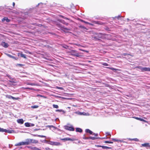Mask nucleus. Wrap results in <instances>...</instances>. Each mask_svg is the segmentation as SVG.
I'll list each match as a JSON object with an SVG mask.
<instances>
[{"instance_id":"36","label":"nucleus","mask_w":150,"mask_h":150,"mask_svg":"<svg viewBox=\"0 0 150 150\" xmlns=\"http://www.w3.org/2000/svg\"><path fill=\"white\" fill-rule=\"evenodd\" d=\"M12 96H6V97L9 98V99H11V98H12Z\"/></svg>"},{"instance_id":"14","label":"nucleus","mask_w":150,"mask_h":150,"mask_svg":"<svg viewBox=\"0 0 150 150\" xmlns=\"http://www.w3.org/2000/svg\"><path fill=\"white\" fill-rule=\"evenodd\" d=\"M23 145V142H20L18 143L15 144V145L16 146H20Z\"/></svg>"},{"instance_id":"11","label":"nucleus","mask_w":150,"mask_h":150,"mask_svg":"<svg viewBox=\"0 0 150 150\" xmlns=\"http://www.w3.org/2000/svg\"><path fill=\"white\" fill-rule=\"evenodd\" d=\"M142 146L145 147H150V145L149 143H145L144 144H142Z\"/></svg>"},{"instance_id":"46","label":"nucleus","mask_w":150,"mask_h":150,"mask_svg":"<svg viewBox=\"0 0 150 150\" xmlns=\"http://www.w3.org/2000/svg\"><path fill=\"white\" fill-rule=\"evenodd\" d=\"M12 99H14V100H16V99H17V98L14 97H13V96H12Z\"/></svg>"},{"instance_id":"52","label":"nucleus","mask_w":150,"mask_h":150,"mask_svg":"<svg viewBox=\"0 0 150 150\" xmlns=\"http://www.w3.org/2000/svg\"><path fill=\"white\" fill-rule=\"evenodd\" d=\"M37 96H40V97H43L41 95H37Z\"/></svg>"},{"instance_id":"27","label":"nucleus","mask_w":150,"mask_h":150,"mask_svg":"<svg viewBox=\"0 0 150 150\" xmlns=\"http://www.w3.org/2000/svg\"><path fill=\"white\" fill-rule=\"evenodd\" d=\"M56 112H63L64 113V110H56Z\"/></svg>"},{"instance_id":"19","label":"nucleus","mask_w":150,"mask_h":150,"mask_svg":"<svg viewBox=\"0 0 150 150\" xmlns=\"http://www.w3.org/2000/svg\"><path fill=\"white\" fill-rule=\"evenodd\" d=\"M27 147L28 148L32 150H35V147H34L32 146H28Z\"/></svg>"},{"instance_id":"5","label":"nucleus","mask_w":150,"mask_h":150,"mask_svg":"<svg viewBox=\"0 0 150 150\" xmlns=\"http://www.w3.org/2000/svg\"><path fill=\"white\" fill-rule=\"evenodd\" d=\"M64 127L66 129L70 131H74V129L72 125H71L70 127L65 126Z\"/></svg>"},{"instance_id":"64","label":"nucleus","mask_w":150,"mask_h":150,"mask_svg":"<svg viewBox=\"0 0 150 150\" xmlns=\"http://www.w3.org/2000/svg\"><path fill=\"white\" fill-rule=\"evenodd\" d=\"M64 32H66V31H65V30H64Z\"/></svg>"},{"instance_id":"51","label":"nucleus","mask_w":150,"mask_h":150,"mask_svg":"<svg viewBox=\"0 0 150 150\" xmlns=\"http://www.w3.org/2000/svg\"><path fill=\"white\" fill-rule=\"evenodd\" d=\"M65 48L67 49L68 48V46L66 45L65 47H64Z\"/></svg>"},{"instance_id":"9","label":"nucleus","mask_w":150,"mask_h":150,"mask_svg":"<svg viewBox=\"0 0 150 150\" xmlns=\"http://www.w3.org/2000/svg\"><path fill=\"white\" fill-rule=\"evenodd\" d=\"M61 140H63V141H74V139H73L71 138H68V137L62 139H61Z\"/></svg>"},{"instance_id":"63","label":"nucleus","mask_w":150,"mask_h":150,"mask_svg":"<svg viewBox=\"0 0 150 150\" xmlns=\"http://www.w3.org/2000/svg\"><path fill=\"white\" fill-rule=\"evenodd\" d=\"M73 106H75V105H73Z\"/></svg>"},{"instance_id":"34","label":"nucleus","mask_w":150,"mask_h":150,"mask_svg":"<svg viewBox=\"0 0 150 150\" xmlns=\"http://www.w3.org/2000/svg\"><path fill=\"white\" fill-rule=\"evenodd\" d=\"M83 139H89V137H86L85 136H83Z\"/></svg>"},{"instance_id":"20","label":"nucleus","mask_w":150,"mask_h":150,"mask_svg":"<svg viewBox=\"0 0 150 150\" xmlns=\"http://www.w3.org/2000/svg\"><path fill=\"white\" fill-rule=\"evenodd\" d=\"M27 85H31V86H36V84H35V83H27Z\"/></svg>"},{"instance_id":"44","label":"nucleus","mask_w":150,"mask_h":150,"mask_svg":"<svg viewBox=\"0 0 150 150\" xmlns=\"http://www.w3.org/2000/svg\"><path fill=\"white\" fill-rule=\"evenodd\" d=\"M92 134L94 135H95L96 136H97L98 135V134H95V133H93Z\"/></svg>"},{"instance_id":"6","label":"nucleus","mask_w":150,"mask_h":150,"mask_svg":"<svg viewBox=\"0 0 150 150\" xmlns=\"http://www.w3.org/2000/svg\"><path fill=\"white\" fill-rule=\"evenodd\" d=\"M1 45L5 48H7L8 46V44L5 42H2L1 43Z\"/></svg>"},{"instance_id":"61","label":"nucleus","mask_w":150,"mask_h":150,"mask_svg":"<svg viewBox=\"0 0 150 150\" xmlns=\"http://www.w3.org/2000/svg\"><path fill=\"white\" fill-rule=\"evenodd\" d=\"M62 23H63L64 24V23H66L64 22V21H63V22H62Z\"/></svg>"},{"instance_id":"4","label":"nucleus","mask_w":150,"mask_h":150,"mask_svg":"<svg viewBox=\"0 0 150 150\" xmlns=\"http://www.w3.org/2000/svg\"><path fill=\"white\" fill-rule=\"evenodd\" d=\"M48 144L52 145H55V146H59L61 145V144L59 142H52V141H49L48 142Z\"/></svg>"},{"instance_id":"41","label":"nucleus","mask_w":150,"mask_h":150,"mask_svg":"<svg viewBox=\"0 0 150 150\" xmlns=\"http://www.w3.org/2000/svg\"><path fill=\"white\" fill-rule=\"evenodd\" d=\"M79 50H81V51H85V52H88L87 51L84 50H82V49H79Z\"/></svg>"},{"instance_id":"49","label":"nucleus","mask_w":150,"mask_h":150,"mask_svg":"<svg viewBox=\"0 0 150 150\" xmlns=\"http://www.w3.org/2000/svg\"><path fill=\"white\" fill-rule=\"evenodd\" d=\"M30 126H34V124H33L30 123Z\"/></svg>"},{"instance_id":"47","label":"nucleus","mask_w":150,"mask_h":150,"mask_svg":"<svg viewBox=\"0 0 150 150\" xmlns=\"http://www.w3.org/2000/svg\"><path fill=\"white\" fill-rule=\"evenodd\" d=\"M35 150H41L38 148L35 147Z\"/></svg>"},{"instance_id":"12","label":"nucleus","mask_w":150,"mask_h":150,"mask_svg":"<svg viewBox=\"0 0 150 150\" xmlns=\"http://www.w3.org/2000/svg\"><path fill=\"white\" fill-rule=\"evenodd\" d=\"M6 54L7 56L8 57H9L10 58H12L13 59H17L14 56H12L8 54H7V53H6Z\"/></svg>"},{"instance_id":"16","label":"nucleus","mask_w":150,"mask_h":150,"mask_svg":"<svg viewBox=\"0 0 150 150\" xmlns=\"http://www.w3.org/2000/svg\"><path fill=\"white\" fill-rule=\"evenodd\" d=\"M86 132L89 133L90 134H92L93 133V132L92 131L88 129H86Z\"/></svg>"},{"instance_id":"10","label":"nucleus","mask_w":150,"mask_h":150,"mask_svg":"<svg viewBox=\"0 0 150 150\" xmlns=\"http://www.w3.org/2000/svg\"><path fill=\"white\" fill-rule=\"evenodd\" d=\"M17 121L18 123L20 124H23L24 122V121L23 119H18Z\"/></svg>"},{"instance_id":"31","label":"nucleus","mask_w":150,"mask_h":150,"mask_svg":"<svg viewBox=\"0 0 150 150\" xmlns=\"http://www.w3.org/2000/svg\"><path fill=\"white\" fill-rule=\"evenodd\" d=\"M4 129L0 127V132H4Z\"/></svg>"},{"instance_id":"60","label":"nucleus","mask_w":150,"mask_h":150,"mask_svg":"<svg viewBox=\"0 0 150 150\" xmlns=\"http://www.w3.org/2000/svg\"><path fill=\"white\" fill-rule=\"evenodd\" d=\"M120 17V15H119L117 17H117V18H118L119 17Z\"/></svg>"},{"instance_id":"28","label":"nucleus","mask_w":150,"mask_h":150,"mask_svg":"<svg viewBox=\"0 0 150 150\" xmlns=\"http://www.w3.org/2000/svg\"><path fill=\"white\" fill-rule=\"evenodd\" d=\"M105 143H110V144H112L113 142H110L108 141H105L104 142Z\"/></svg>"},{"instance_id":"45","label":"nucleus","mask_w":150,"mask_h":150,"mask_svg":"<svg viewBox=\"0 0 150 150\" xmlns=\"http://www.w3.org/2000/svg\"><path fill=\"white\" fill-rule=\"evenodd\" d=\"M96 24H102L101 23H100L99 22H98V21L96 22Z\"/></svg>"},{"instance_id":"50","label":"nucleus","mask_w":150,"mask_h":150,"mask_svg":"<svg viewBox=\"0 0 150 150\" xmlns=\"http://www.w3.org/2000/svg\"><path fill=\"white\" fill-rule=\"evenodd\" d=\"M64 28L65 30H70L69 29H67L66 28Z\"/></svg>"},{"instance_id":"8","label":"nucleus","mask_w":150,"mask_h":150,"mask_svg":"<svg viewBox=\"0 0 150 150\" xmlns=\"http://www.w3.org/2000/svg\"><path fill=\"white\" fill-rule=\"evenodd\" d=\"M4 132H6L9 133H15V131L13 130H7L4 129Z\"/></svg>"},{"instance_id":"17","label":"nucleus","mask_w":150,"mask_h":150,"mask_svg":"<svg viewBox=\"0 0 150 150\" xmlns=\"http://www.w3.org/2000/svg\"><path fill=\"white\" fill-rule=\"evenodd\" d=\"M133 117L135 118L137 120H140V121H144V122L145 121V120H144L143 119H142V118H139V117Z\"/></svg>"},{"instance_id":"22","label":"nucleus","mask_w":150,"mask_h":150,"mask_svg":"<svg viewBox=\"0 0 150 150\" xmlns=\"http://www.w3.org/2000/svg\"><path fill=\"white\" fill-rule=\"evenodd\" d=\"M89 139H91L93 140H94L96 138L95 137H89ZM96 138L98 139V138ZM101 138V139H104V138Z\"/></svg>"},{"instance_id":"39","label":"nucleus","mask_w":150,"mask_h":150,"mask_svg":"<svg viewBox=\"0 0 150 150\" xmlns=\"http://www.w3.org/2000/svg\"><path fill=\"white\" fill-rule=\"evenodd\" d=\"M110 69L113 70V71H114V70H115V71H116V70H118L117 69H115V68H111Z\"/></svg>"},{"instance_id":"33","label":"nucleus","mask_w":150,"mask_h":150,"mask_svg":"<svg viewBox=\"0 0 150 150\" xmlns=\"http://www.w3.org/2000/svg\"><path fill=\"white\" fill-rule=\"evenodd\" d=\"M112 140L114 141L115 142H118L119 141V140L116 139L114 138H112Z\"/></svg>"},{"instance_id":"54","label":"nucleus","mask_w":150,"mask_h":150,"mask_svg":"<svg viewBox=\"0 0 150 150\" xmlns=\"http://www.w3.org/2000/svg\"><path fill=\"white\" fill-rule=\"evenodd\" d=\"M58 88L60 89H62L63 88L62 87H58Z\"/></svg>"},{"instance_id":"1","label":"nucleus","mask_w":150,"mask_h":150,"mask_svg":"<svg viewBox=\"0 0 150 150\" xmlns=\"http://www.w3.org/2000/svg\"><path fill=\"white\" fill-rule=\"evenodd\" d=\"M38 143V140L31 139H27L25 142H23V145H28L31 144Z\"/></svg>"},{"instance_id":"40","label":"nucleus","mask_w":150,"mask_h":150,"mask_svg":"<svg viewBox=\"0 0 150 150\" xmlns=\"http://www.w3.org/2000/svg\"><path fill=\"white\" fill-rule=\"evenodd\" d=\"M110 69L113 70V71H114V70H115V71H116V70H118L117 69H115V68H111Z\"/></svg>"},{"instance_id":"37","label":"nucleus","mask_w":150,"mask_h":150,"mask_svg":"<svg viewBox=\"0 0 150 150\" xmlns=\"http://www.w3.org/2000/svg\"><path fill=\"white\" fill-rule=\"evenodd\" d=\"M45 149L46 150H53L52 149H50L49 148H45Z\"/></svg>"},{"instance_id":"2","label":"nucleus","mask_w":150,"mask_h":150,"mask_svg":"<svg viewBox=\"0 0 150 150\" xmlns=\"http://www.w3.org/2000/svg\"><path fill=\"white\" fill-rule=\"evenodd\" d=\"M136 68L140 69L142 71H150V68L148 67H142L141 66H137Z\"/></svg>"},{"instance_id":"55","label":"nucleus","mask_w":150,"mask_h":150,"mask_svg":"<svg viewBox=\"0 0 150 150\" xmlns=\"http://www.w3.org/2000/svg\"><path fill=\"white\" fill-rule=\"evenodd\" d=\"M25 89H29L30 88L29 87H26L25 88Z\"/></svg>"},{"instance_id":"29","label":"nucleus","mask_w":150,"mask_h":150,"mask_svg":"<svg viewBox=\"0 0 150 150\" xmlns=\"http://www.w3.org/2000/svg\"><path fill=\"white\" fill-rule=\"evenodd\" d=\"M102 64L103 65L105 66H107L108 65V64H107V63H102Z\"/></svg>"},{"instance_id":"21","label":"nucleus","mask_w":150,"mask_h":150,"mask_svg":"<svg viewBox=\"0 0 150 150\" xmlns=\"http://www.w3.org/2000/svg\"><path fill=\"white\" fill-rule=\"evenodd\" d=\"M102 147L103 149H111L110 147H108L107 146H102Z\"/></svg>"},{"instance_id":"58","label":"nucleus","mask_w":150,"mask_h":150,"mask_svg":"<svg viewBox=\"0 0 150 150\" xmlns=\"http://www.w3.org/2000/svg\"><path fill=\"white\" fill-rule=\"evenodd\" d=\"M123 55H124V56H125L127 55V54H126V53H124V54H123Z\"/></svg>"},{"instance_id":"57","label":"nucleus","mask_w":150,"mask_h":150,"mask_svg":"<svg viewBox=\"0 0 150 150\" xmlns=\"http://www.w3.org/2000/svg\"><path fill=\"white\" fill-rule=\"evenodd\" d=\"M13 6H15V3L14 2H13Z\"/></svg>"},{"instance_id":"43","label":"nucleus","mask_w":150,"mask_h":150,"mask_svg":"<svg viewBox=\"0 0 150 150\" xmlns=\"http://www.w3.org/2000/svg\"><path fill=\"white\" fill-rule=\"evenodd\" d=\"M96 146L97 147H101L102 146L99 145H96Z\"/></svg>"},{"instance_id":"30","label":"nucleus","mask_w":150,"mask_h":150,"mask_svg":"<svg viewBox=\"0 0 150 150\" xmlns=\"http://www.w3.org/2000/svg\"><path fill=\"white\" fill-rule=\"evenodd\" d=\"M75 113L79 115H82L83 114L82 113L80 112H76Z\"/></svg>"},{"instance_id":"53","label":"nucleus","mask_w":150,"mask_h":150,"mask_svg":"<svg viewBox=\"0 0 150 150\" xmlns=\"http://www.w3.org/2000/svg\"><path fill=\"white\" fill-rule=\"evenodd\" d=\"M17 65H19V66H22L23 65L21 64H17Z\"/></svg>"},{"instance_id":"24","label":"nucleus","mask_w":150,"mask_h":150,"mask_svg":"<svg viewBox=\"0 0 150 150\" xmlns=\"http://www.w3.org/2000/svg\"><path fill=\"white\" fill-rule=\"evenodd\" d=\"M46 127H50V128H51V127H53L54 128H55V129H57V128L56 127H55L54 126H53V125H47L46 126Z\"/></svg>"},{"instance_id":"32","label":"nucleus","mask_w":150,"mask_h":150,"mask_svg":"<svg viewBox=\"0 0 150 150\" xmlns=\"http://www.w3.org/2000/svg\"><path fill=\"white\" fill-rule=\"evenodd\" d=\"M81 21H82V22H83L84 23H85L88 24H90V25L91 24H90V23H88V22H86V21H83V20H81Z\"/></svg>"},{"instance_id":"56","label":"nucleus","mask_w":150,"mask_h":150,"mask_svg":"<svg viewBox=\"0 0 150 150\" xmlns=\"http://www.w3.org/2000/svg\"><path fill=\"white\" fill-rule=\"evenodd\" d=\"M29 89L31 90H34V89L33 88H30Z\"/></svg>"},{"instance_id":"35","label":"nucleus","mask_w":150,"mask_h":150,"mask_svg":"<svg viewBox=\"0 0 150 150\" xmlns=\"http://www.w3.org/2000/svg\"><path fill=\"white\" fill-rule=\"evenodd\" d=\"M38 136L39 137H46V136H45L43 135H38Z\"/></svg>"},{"instance_id":"42","label":"nucleus","mask_w":150,"mask_h":150,"mask_svg":"<svg viewBox=\"0 0 150 150\" xmlns=\"http://www.w3.org/2000/svg\"><path fill=\"white\" fill-rule=\"evenodd\" d=\"M133 140H135L136 141H138V139L137 138L133 139Z\"/></svg>"},{"instance_id":"23","label":"nucleus","mask_w":150,"mask_h":150,"mask_svg":"<svg viewBox=\"0 0 150 150\" xmlns=\"http://www.w3.org/2000/svg\"><path fill=\"white\" fill-rule=\"evenodd\" d=\"M53 106L54 108H59L58 106L57 105L53 104Z\"/></svg>"},{"instance_id":"25","label":"nucleus","mask_w":150,"mask_h":150,"mask_svg":"<svg viewBox=\"0 0 150 150\" xmlns=\"http://www.w3.org/2000/svg\"><path fill=\"white\" fill-rule=\"evenodd\" d=\"M21 56L22 57H23L24 58H26L25 55L24 54H21Z\"/></svg>"},{"instance_id":"26","label":"nucleus","mask_w":150,"mask_h":150,"mask_svg":"<svg viewBox=\"0 0 150 150\" xmlns=\"http://www.w3.org/2000/svg\"><path fill=\"white\" fill-rule=\"evenodd\" d=\"M38 106L37 105H35L34 106H31V108H36L38 107Z\"/></svg>"},{"instance_id":"38","label":"nucleus","mask_w":150,"mask_h":150,"mask_svg":"<svg viewBox=\"0 0 150 150\" xmlns=\"http://www.w3.org/2000/svg\"><path fill=\"white\" fill-rule=\"evenodd\" d=\"M79 28H85L86 29V28L84 27V26H79Z\"/></svg>"},{"instance_id":"18","label":"nucleus","mask_w":150,"mask_h":150,"mask_svg":"<svg viewBox=\"0 0 150 150\" xmlns=\"http://www.w3.org/2000/svg\"><path fill=\"white\" fill-rule=\"evenodd\" d=\"M25 125L26 127H30L31 126L30 123H29L28 122H26V123H25Z\"/></svg>"},{"instance_id":"13","label":"nucleus","mask_w":150,"mask_h":150,"mask_svg":"<svg viewBox=\"0 0 150 150\" xmlns=\"http://www.w3.org/2000/svg\"><path fill=\"white\" fill-rule=\"evenodd\" d=\"M6 21L7 22H8L10 21V20L8 19V18L6 17H4L2 19V21Z\"/></svg>"},{"instance_id":"3","label":"nucleus","mask_w":150,"mask_h":150,"mask_svg":"<svg viewBox=\"0 0 150 150\" xmlns=\"http://www.w3.org/2000/svg\"><path fill=\"white\" fill-rule=\"evenodd\" d=\"M70 52L71 54L73 56L78 57L79 56V53H78L76 50H72L70 51Z\"/></svg>"},{"instance_id":"15","label":"nucleus","mask_w":150,"mask_h":150,"mask_svg":"<svg viewBox=\"0 0 150 150\" xmlns=\"http://www.w3.org/2000/svg\"><path fill=\"white\" fill-rule=\"evenodd\" d=\"M76 131L77 132H82V130L80 128H77L76 129Z\"/></svg>"},{"instance_id":"7","label":"nucleus","mask_w":150,"mask_h":150,"mask_svg":"<svg viewBox=\"0 0 150 150\" xmlns=\"http://www.w3.org/2000/svg\"><path fill=\"white\" fill-rule=\"evenodd\" d=\"M98 35V36H94L93 38L95 39L96 40H99L100 38H103V36L101 34H100Z\"/></svg>"},{"instance_id":"48","label":"nucleus","mask_w":150,"mask_h":150,"mask_svg":"<svg viewBox=\"0 0 150 150\" xmlns=\"http://www.w3.org/2000/svg\"><path fill=\"white\" fill-rule=\"evenodd\" d=\"M62 17L63 18H64V19H68H68H68V18H66V17H64V16H62Z\"/></svg>"},{"instance_id":"59","label":"nucleus","mask_w":150,"mask_h":150,"mask_svg":"<svg viewBox=\"0 0 150 150\" xmlns=\"http://www.w3.org/2000/svg\"><path fill=\"white\" fill-rule=\"evenodd\" d=\"M64 24H65L66 25H67L68 24L67 23H64Z\"/></svg>"},{"instance_id":"62","label":"nucleus","mask_w":150,"mask_h":150,"mask_svg":"<svg viewBox=\"0 0 150 150\" xmlns=\"http://www.w3.org/2000/svg\"><path fill=\"white\" fill-rule=\"evenodd\" d=\"M68 108H70V107H68Z\"/></svg>"}]
</instances>
